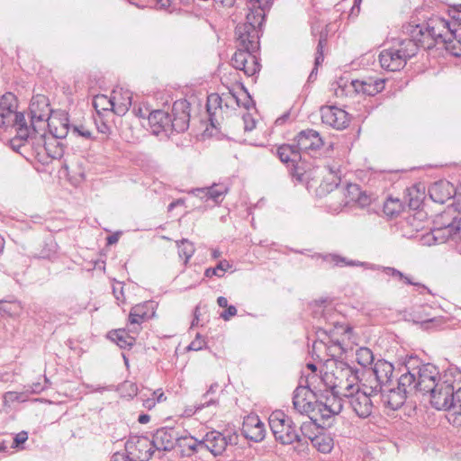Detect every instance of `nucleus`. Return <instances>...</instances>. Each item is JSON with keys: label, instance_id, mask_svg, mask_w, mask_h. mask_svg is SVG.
<instances>
[{"label": "nucleus", "instance_id": "1", "mask_svg": "<svg viewBox=\"0 0 461 461\" xmlns=\"http://www.w3.org/2000/svg\"><path fill=\"white\" fill-rule=\"evenodd\" d=\"M264 20L247 19L238 24L235 30L237 50L231 58L234 68L242 70L248 77L259 71V63L255 56L259 49V32Z\"/></svg>", "mask_w": 461, "mask_h": 461}, {"label": "nucleus", "instance_id": "2", "mask_svg": "<svg viewBox=\"0 0 461 461\" xmlns=\"http://www.w3.org/2000/svg\"><path fill=\"white\" fill-rule=\"evenodd\" d=\"M415 29H420V23H408L403 27L407 37L393 39L390 46L380 52L379 62L383 68L399 71L405 67L408 59L417 54L420 48L424 49L423 36H414Z\"/></svg>", "mask_w": 461, "mask_h": 461}, {"label": "nucleus", "instance_id": "3", "mask_svg": "<svg viewBox=\"0 0 461 461\" xmlns=\"http://www.w3.org/2000/svg\"><path fill=\"white\" fill-rule=\"evenodd\" d=\"M415 30L414 36H423L424 49H432L441 42L451 55L461 57V28H456L448 18L432 16Z\"/></svg>", "mask_w": 461, "mask_h": 461}, {"label": "nucleus", "instance_id": "4", "mask_svg": "<svg viewBox=\"0 0 461 461\" xmlns=\"http://www.w3.org/2000/svg\"><path fill=\"white\" fill-rule=\"evenodd\" d=\"M147 436L133 434L125 443L127 458L133 461H149L155 451H171L173 443L171 434H150Z\"/></svg>", "mask_w": 461, "mask_h": 461}, {"label": "nucleus", "instance_id": "5", "mask_svg": "<svg viewBox=\"0 0 461 461\" xmlns=\"http://www.w3.org/2000/svg\"><path fill=\"white\" fill-rule=\"evenodd\" d=\"M417 358H411L407 364V372L400 376V385L411 386L412 392L428 393L435 388L443 377L438 367L430 363L415 366Z\"/></svg>", "mask_w": 461, "mask_h": 461}, {"label": "nucleus", "instance_id": "6", "mask_svg": "<svg viewBox=\"0 0 461 461\" xmlns=\"http://www.w3.org/2000/svg\"><path fill=\"white\" fill-rule=\"evenodd\" d=\"M448 240L461 241V217L444 212L434 219L429 233L424 236V243L431 246Z\"/></svg>", "mask_w": 461, "mask_h": 461}, {"label": "nucleus", "instance_id": "7", "mask_svg": "<svg viewBox=\"0 0 461 461\" xmlns=\"http://www.w3.org/2000/svg\"><path fill=\"white\" fill-rule=\"evenodd\" d=\"M327 367L330 368V375L334 378V388L347 393L358 386L359 370L341 359H330Z\"/></svg>", "mask_w": 461, "mask_h": 461}, {"label": "nucleus", "instance_id": "8", "mask_svg": "<svg viewBox=\"0 0 461 461\" xmlns=\"http://www.w3.org/2000/svg\"><path fill=\"white\" fill-rule=\"evenodd\" d=\"M385 81L383 78L367 77L363 80H352L349 84L347 83H336V86L332 85L334 94L338 97L348 95L351 92L357 94H363L366 95H375L382 92L384 88Z\"/></svg>", "mask_w": 461, "mask_h": 461}, {"label": "nucleus", "instance_id": "9", "mask_svg": "<svg viewBox=\"0 0 461 461\" xmlns=\"http://www.w3.org/2000/svg\"><path fill=\"white\" fill-rule=\"evenodd\" d=\"M453 380L447 373L437 383L435 388L428 393L430 395V403L438 410H451L453 407Z\"/></svg>", "mask_w": 461, "mask_h": 461}, {"label": "nucleus", "instance_id": "10", "mask_svg": "<svg viewBox=\"0 0 461 461\" xmlns=\"http://www.w3.org/2000/svg\"><path fill=\"white\" fill-rule=\"evenodd\" d=\"M363 386L362 390L359 386H357L354 390L341 393L348 398V403L358 417L366 418L372 413L373 410L370 396L377 393H371V388L366 384H363Z\"/></svg>", "mask_w": 461, "mask_h": 461}, {"label": "nucleus", "instance_id": "11", "mask_svg": "<svg viewBox=\"0 0 461 461\" xmlns=\"http://www.w3.org/2000/svg\"><path fill=\"white\" fill-rule=\"evenodd\" d=\"M31 123L34 131L37 124L45 125L51 116L52 110L50 108L49 98L43 95H34L30 104Z\"/></svg>", "mask_w": 461, "mask_h": 461}, {"label": "nucleus", "instance_id": "12", "mask_svg": "<svg viewBox=\"0 0 461 461\" xmlns=\"http://www.w3.org/2000/svg\"><path fill=\"white\" fill-rule=\"evenodd\" d=\"M170 131L184 132L189 127L190 104L185 99L176 100L172 106Z\"/></svg>", "mask_w": 461, "mask_h": 461}, {"label": "nucleus", "instance_id": "13", "mask_svg": "<svg viewBox=\"0 0 461 461\" xmlns=\"http://www.w3.org/2000/svg\"><path fill=\"white\" fill-rule=\"evenodd\" d=\"M393 366L384 360L379 359L374 365L371 375L374 376L375 385L368 386L371 388V393H379L384 387H388L392 383V376L393 374Z\"/></svg>", "mask_w": 461, "mask_h": 461}, {"label": "nucleus", "instance_id": "14", "mask_svg": "<svg viewBox=\"0 0 461 461\" xmlns=\"http://www.w3.org/2000/svg\"><path fill=\"white\" fill-rule=\"evenodd\" d=\"M321 121L336 130H343L349 124L348 113L336 106H322L321 108Z\"/></svg>", "mask_w": 461, "mask_h": 461}, {"label": "nucleus", "instance_id": "15", "mask_svg": "<svg viewBox=\"0 0 461 461\" xmlns=\"http://www.w3.org/2000/svg\"><path fill=\"white\" fill-rule=\"evenodd\" d=\"M16 97L12 93H5L0 97V123L3 126L9 127L10 123L17 118L19 122L23 120V113L16 112Z\"/></svg>", "mask_w": 461, "mask_h": 461}, {"label": "nucleus", "instance_id": "16", "mask_svg": "<svg viewBox=\"0 0 461 461\" xmlns=\"http://www.w3.org/2000/svg\"><path fill=\"white\" fill-rule=\"evenodd\" d=\"M299 152L311 153L320 149L323 146L322 139L318 131L307 129L300 131L294 139Z\"/></svg>", "mask_w": 461, "mask_h": 461}, {"label": "nucleus", "instance_id": "17", "mask_svg": "<svg viewBox=\"0 0 461 461\" xmlns=\"http://www.w3.org/2000/svg\"><path fill=\"white\" fill-rule=\"evenodd\" d=\"M382 399L384 403L392 410H398L401 408L406 399L408 393H412L411 386L400 385V378L398 379L397 388L384 387L382 391Z\"/></svg>", "mask_w": 461, "mask_h": 461}, {"label": "nucleus", "instance_id": "18", "mask_svg": "<svg viewBox=\"0 0 461 461\" xmlns=\"http://www.w3.org/2000/svg\"><path fill=\"white\" fill-rule=\"evenodd\" d=\"M173 443L171 450L179 452L180 456H189L197 451V448H203L202 438L193 437L191 434L173 438L169 436Z\"/></svg>", "mask_w": 461, "mask_h": 461}, {"label": "nucleus", "instance_id": "19", "mask_svg": "<svg viewBox=\"0 0 461 461\" xmlns=\"http://www.w3.org/2000/svg\"><path fill=\"white\" fill-rule=\"evenodd\" d=\"M427 221V213L422 210H417L404 219L402 222V230L405 236L411 238L415 232L425 228Z\"/></svg>", "mask_w": 461, "mask_h": 461}, {"label": "nucleus", "instance_id": "20", "mask_svg": "<svg viewBox=\"0 0 461 461\" xmlns=\"http://www.w3.org/2000/svg\"><path fill=\"white\" fill-rule=\"evenodd\" d=\"M229 192V186L225 184H213L209 187L193 189L190 193L202 199L212 200L216 204L222 202L225 194Z\"/></svg>", "mask_w": 461, "mask_h": 461}, {"label": "nucleus", "instance_id": "21", "mask_svg": "<svg viewBox=\"0 0 461 461\" xmlns=\"http://www.w3.org/2000/svg\"><path fill=\"white\" fill-rule=\"evenodd\" d=\"M455 194V188L448 181H438L429 187V194L432 201L443 204L450 200Z\"/></svg>", "mask_w": 461, "mask_h": 461}, {"label": "nucleus", "instance_id": "22", "mask_svg": "<svg viewBox=\"0 0 461 461\" xmlns=\"http://www.w3.org/2000/svg\"><path fill=\"white\" fill-rule=\"evenodd\" d=\"M19 121V118H17V120L12 122L9 125V127L14 128L16 131L15 137L11 140V146L17 151L22 147L25 148L26 143H28L31 136H32V131L28 128L23 114V120L21 122Z\"/></svg>", "mask_w": 461, "mask_h": 461}, {"label": "nucleus", "instance_id": "23", "mask_svg": "<svg viewBox=\"0 0 461 461\" xmlns=\"http://www.w3.org/2000/svg\"><path fill=\"white\" fill-rule=\"evenodd\" d=\"M148 121L155 135H158L162 131L166 133L170 131V116L164 111L155 110L150 112L148 115Z\"/></svg>", "mask_w": 461, "mask_h": 461}, {"label": "nucleus", "instance_id": "24", "mask_svg": "<svg viewBox=\"0 0 461 461\" xmlns=\"http://www.w3.org/2000/svg\"><path fill=\"white\" fill-rule=\"evenodd\" d=\"M202 444L203 447L217 456L225 450L228 441L224 434H204L202 438Z\"/></svg>", "mask_w": 461, "mask_h": 461}, {"label": "nucleus", "instance_id": "25", "mask_svg": "<svg viewBox=\"0 0 461 461\" xmlns=\"http://www.w3.org/2000/svg\"><path fill=\"white\" fill-rule=\"evenodd\" d=\"M50 121L46 122L50 128L51 137L56 139H64L71 132L69 122L67 114H62L59 118L50 117Z\"/></svg>", "mask_w": 461, "mask_h": 461}, {"label": "nucleus", "instance_id": "26", "mask_svg": "<svg viewBox=\"0 0 461 461\" xmlns=\"http://www.w3.org/2000/svg\"><path fill=\"white\" fill-rule=\"evenodd\" d=\"M268 423L271 429V432H282L287 429L286 432H291L293 429L292 420L281 410L274 411L269 418Z\"/></svg>", "mask_w": 461, "mask_h": 461}, {"label": "nucleus", "instance_id": "27", "mask_svg": "<svg viewBox=\"0 0 461 461\" xmlns=\"http://www.w3.org/2000/svg\"><path fill=\"white\" fill-rule=\"evenodd\" d=\"M113 102L114 103L115 113L123 115L131 105L132 94L129 90L122 88L115 89L112 93Z\"/></svg>", "mask_w": 461, "mask_h": 461}, {"label": "nucleus", "instance_id": "28", "mask_svg": "<svg viewBox=\"0 0 461 461\" xmlns=\"http://www.w3.org/2000/svg\"><path fill=\"white\" fill-rule=\"evenodd\" d=\"M312 394V391L308 386H298L294 392L293 404L299 412H307L311 410V402L308 397Z\"/></svg>", "mask_w": 461, "mask_h": 461}, {"label": "nucleus", "instance_id": "29", "mask_svg": "<svg viewBox=\"0 0 461 461\" xmlns=\"http://www.w3.org/2000/svg\"><path fill=\"white\" fill-rule=\"evenodd\" d=\"M273 0H248L247 19H257L258 22L265 19L266 11L268 10Z\"/></svg>", "mask_w": 461, "mask_h": 461}, {"label": "nucleus", "instance_id": "30", "mask_svg": "<svg viewBox=\"0 0 461 461\" xmlns=\"http://www.w3.org/2000/svg\"><path fill=\"white\" fill-rule=\"evenodd\" d=\"M276 154L280 160L284 163H291L294 167L301 158L302 154L299 152L295 144H284L278 147Z\"/></svg>", "mask_w": 461, "mask_h": 461}, {"label": "nucleus", "instance_id": "31", "mask_svg": "<svg viewBox=\"0 0 461 461\" xmlns=\"http://www.w3.org/2000/svg\"><path fill=\"white\" fill-rule=\"evenodd\" d=\"M58 244L53 238L46 239L43 241L41 248L39 251L32 254V258L37 259H46L52 261L58 257Z\"/></svg>", "mask_w": 461, "mask_h": 461}, {"label": "nucleus", "instance_id": "32", "mask_svg": "<svg viewBox=\"0 0 461 461\" xmlns=\"http://www.w3.org/2000/svg\"><path fill=\"white\" fill-rule=\"evenodd\" d=\"M346 200L344 205H348L350 203H357L361 207L366 206L369 203V198L366 194L361 192L360 187L356 184H348L346 186Z\"/></svg>", "mask_w": 461, "mask_h": 461}, {"label": "nucleus", "instance_id": "33", "mask_svg": "<svg viewBox=\"0 0 461 461\" xmlns=\"http://www.w3.org/2000/svg\"><path fill=\"white\" fill-rule=\"evenodd\" d=\"M368 268H370L372 270L382 269L384 274H386L387 276H389L393 277V279H396L403 284L411 285L413 286H416L418 289L419 288L426 289L425 285H423L418 282H413L410 276L404 275L403 273H402L401 271H399L398 269H396L394 267H381L379 266L370 265V267H368Z\"/></svg>", "mask_w": 461, "mask_h": 461}, {"label": "nucleus", "instance_id": "34", "mask_svg": "<svg viewBox=\"0 0 461 461\" xmlns=\"http://www.w3.org/2000/svg\"><path fill=\"white\" fill-rule=\"evenodd\" d=\"M47 137L44 133H39L38 130L32 129V136H31L26 147L32 148L35 155L39 157V159H42L45 155V144Z\"/></svg>", "mask_w": 461, "mask_h": 461}, {"label": "nucleus", "instance_id": "35", "mask_svg": "<svg viewBox=\"0 0 461 461\" xmlns=\"http://www.w3.org/2000/svg\"><path fill=\"white\" fill-rule=\"evenodd\" d=\"M131 332L126 331L124 329H119L113 330L109 333L108 337L114 341L121 348H128L133 346L135 342V337L130 334Z\"/></svg>", "mask_w": 461, "mask_h": 461}, {"label": "nucleus", "instance_id": "36", "mask_svg": "<svg viewBox=\"0 0 461 461\" xmlns=\"http://www.w3.org/2000/svg\"><path fill=\"white\" fill-rule=\"evenodd\" d=\"M314 447L321 453H330L334 447V440L331 434H314L308 438Z\"/></svg>", "mask_w": 461, "mask_h": 461}, {"label": "nucleus", "instance_id": "37", "mask_svg": "<svg viewBox=\"0 0 461 461\" xmlns=\"http://www.w3.org/2000/svg\"><path fill=\"white\" fill-rule=\"evenodd\" d=\"M323 261L331 267H358V266H368L367 263L360 262L357 260H350L347 258L341 257L337 254H327L322 257Z\"/></svg>", "mask_w": 461, "mask_h": 461}, {"label": "nucleus", "instance_id": "38", "mask_svg": "<svg viewBox=\"0 0 461 461\" xmlns=\"http://www.w3.org/2000/svg\"><path fill=\"white\" fill-rule=\"evenodd\" d=\"M59 139L53 138L51 136L47 137L45 144V155L52 159H59L62 158L64 154V147L59 140Z\"/></svg>", "mask_w": 461, "mask_h": 461}, {"label": "nucleus", "instance_id": "39", "mask_svg": "<svg viewBox=\"0 0 461 461\" xmlns=\"http://www.w3.org/2000/svg\"><path fill=\"white\" fill-rule=\"evenodd\" d=\"M327 36H328L327 30L321 31L320 32V38H319L318 46H317V53H316L315 61H314V68L309 76V80L313 79V77H315V75L317 73L318 66H320L323 62V59H324L323 48L327 42Z\"/></svg>", "mask_w": 461, "mask_h": 461}, {"label": "nucleus", "instance_id": "40", "mask_svg": "<svg viewBox=\"0 0 461 461\" xmlns=\"http://www.w3.org/2000/svg\"><path fill=\"white\" fill-rule=\"evenodd\" d=\"M424 198V193L421 192L418 185H412L406 190L405 201L409 206L417 210L421 204Z\"/></svg>", "mask_w": 461, "mask_h": 461}, {"label": "nucleus", "instance_id": "41", "mask_svg": "<svg viewBox=\"0 0 461 461\" xmlns=\"http://www.w3.org/2000/svg\"><path fill=\"white\" fill-rule=\"evenodd\" d=\"M93 106L98 113L101 112L113 111L115 113L114 103L113 95L108 97L104 95H97L93 99Z\"/></svg>", "mask_w": 461, "mask_h": 461}, {"label": "nucleus", "instance_id": "42", "mask_svg": "<svg viewBox=\"0 0 461 461\" xmlns=\"http://www.w3.org/2000/svg\"><path fill=\"white\" fill-rule=\"evenodd\" d=\"M253 429H259V432H265L264 423L255 413H250L243 420L241 432H249Z\"/></svg>", "mask_w": 461, "mask_h": 461}, {"label": "nucleus", "instance_id": "43", "mask_svg": "<svg viewBox=\"0 0 461 461\" xmlns=\"http://www.w3.org/2000/svg\"><path fill=\"white\" fill-rule=\"evenodd\" d=\"M176 246L178 248L179 257L185 259V264H187L195 250L194 244L188 240L183 239L179 241H176Z\"/></svg>", "mask_w": 461, "mask_h": 461}, {"label": "nucleus", "instance_id": "44", "mask_svg": "<svg viewBox=\"0 0 461 461\" xmlns=\"http://www.w3.org/2000/svg\"><path fill=\"white\" fill-rule=\"evenodd\" d=\"M329 176H326L325 180L321 184V188L322 190H326L327 192L332 191L334 188L339 186L340 182V177L338 176L337 170L332 167H328Z\"/></svg>", "mask_w": 461, "mask_h": 461}, {"label": "nucleus", "instance_id": "45", "mask_svg": "<svg viewBox=\"0 0 461 461\" xmlns=\"http://www.w3.org/2000/svg\"><path fill=\"white\" fill-rule=\"evenodd\" d=\"M221 97L218 94H211L207 97L206 109L209 114V118L212 125H213V115L217 109H221Z\"/></svg>", "mask_w": 461, "mask_h": 461}, {"label": "nucleus", "instance_id": "46", "mask_svg": "<svg viewBox=\"0 0 461 461\" xmlns=\"http://www.w3.org/2000/svg\"><path fill=\"white\" fill-rule=\"evenodd\" d=\"M356 360L362 366H366L373 363L374 355L368 348H360L356 352Z\"/></svg>", "mask_w": 461, "mask_h": 461}, {"label": "nucleus", "instance_id": "47", "mask_svg": "<svg viewBox=\"0 0 461 461\" xmlns=\"http://www.w3.org/2000/svg\"><path fill=\"white\" fill-rule=\"evenodd\" d=\"M231 267V265L227 260H221L215 267L207 268L204 272L206 277L216 276L221 277L224 273Z\"/></svg>", "mask_w": 461, "mask_h": 461}, {"label": "nucleus", "instance_id": "48", "mask_svg": "<svg viewBox=\"0 0 461 461\" xmlns=\"http://www.w3.org/2000/svg\"><path fill=\"white\" fill-rule=\"evenodd\" d=\"M149 310H153L151 302H145L143 303L136 304L133 306L130 312H131L132 316L144 317L149 319L151 315L154 314L152 312L149 313Z\"/></svg>", "mask_w": 461, "mask_h": 461}, {"label": "nucleus", "instance_id": "49", "mask_svg": "<svg viewBox=\"0 0 461 461\" xmlns=\"http://www.w3.org/2000/svg\"><path fill=\"white\" fill-rule=\"evenodd\" d=\"M276 440L283 445L306 440L307 434H273Z\"/></svg>", "mask_w": 461, "mask_h": 461}, {"label": "nucleus", "instance_id": "50", "mask_svg": "<svg viewBox=\"0 0 461 461\" xmlns=\"http://www.w3.org/2000/svg\"><path fill=\"white\" fill-rule=\"evenodd\" d=\"M0 310L8 313H18L22 310L21 303L17 300L12 301H0Z\"/></svg>", "mask_w": 461, "mask_h": 461}, {"label": "nucleus", "instance_id": "51", "mask_svg": "<svg viewBox=\"0 0 461 461\" xmlns=\"http://www.w3.org/2000/svg\"><path fill=\"white\" fill-rule=\"evenodd\" d=\"M402 204L399 199H388L384 204V212L385 214L393 216L401 210Z\"/></svg>", "mask_w": 461, "mask_h": 461}, {"label": "nucleus", "instance_id": "52", "mask_svg": "<svg viewBox=\"0 0 461 461\" xmlns=\"http://www.w3.org/2000/svg\"><path fill=\"white\" fill-rule=\"evenodd\" d=\"M330 344L327 347V350L333 357L332 359H338L339 357L343 355L345 348L339 340H330Z\"/></svg>", "mask_w": 461, "mask_h": 461}, {"label": "nucleus", "instance_id": "53", "mask_svg": "<svg viewBox=\"0 0 461 461\" xmlns=\"http://www.w3.org/2000/svg\"><path fill=\"white\" fill-rule=\"evenodd\" d=\"M146 320L144 317L132 316L131 312L129 315V332L137 334L140 330V325Z\"/></svg>", "mask_w": 461, "mask_h": 461}, {"label": "nucleus", "instance_id": "54", "mask_svg": "<svg viewBox=\"0 0 461 461\" xmlns=\"http://www.w3.org/2000/svg\"><path fill=\"white\" fill-rule=\"evenodd\" d=\"M25 401L23 393H18L15 392H7L4 394V404L6 406L7 404L14 402H23Z\"/></svg>", "mask_w": 461, "mask_h": 461}, {"label": "nucleus", "instance_id": "55", "mask_svg": "<svg viewBox=\"0 0 461 461\" xmlns=\"http://www.w3.org/2000/svg\"><path fill=\"white\" fill-rule=\"evenodd\" d=\"M416 322L420 323L421 326L425 329H429L430 327V324H433L434 326H439L442 322L440 318L436 317H429V315L425 318H418L415 320Z\"/></svg>", "mask_w": 461, "mask_h": 461}, {"label": "nucleus", "instance_id": "56", "mask_svg": "<svg viewBox=\"0 0 461 461\" xmlns=\"http://www.w3.org/2000/svg\"><path fill=\"white\" fill-rule=\"evenodd\" d=\"M447 18L451 21L456 28H461V5L456 9H454L452 14H449Z\"/></svg>", "mask_w": 461, "mask_h": 461}, {"label": "nucleus", "instance_id": "57", "mask_svg": "<svg viewBox=\"0 0 461 461\" xmlns=\"http://www.w3.org/2000/svg\"><path fill=\"white\" fill-rule=\"evenodd\" d=\"M451 410L461 414V387L453 392V407H451Z\"/></svg>", "mask_w": 461, "mask_h": 461}, {"label": "nucleus", "instance_id": "58", "mask_svg": "<svg viewBox=\"0 0 461 461\" xmlns=\"http://www.w3.org/2000/svg\"><path fill=\"white\" fill-rule=\"evenodd\" d=\"M71 133L75 136H81L85 139H91L92 138V132L87 130L85 126H73L71 128Z\"/></svg>", "mask_w": 461, "mask_h": 461}, {"label": "nucleus", "instance_id": "59", "mask_svg": "<svg viewBox=\"0 0 461 461\" xmlns=\"http://www.w3.org/2000/svg\"><path fill=\"white\" fill-rule=\"evenodd\" d=\"M241 440L245 443H249L250 441L258 443L264 440L266 434H240Z\"/></svg>", "mask_w": 461, "mask_h": 461}, {"label": "nucleus", "instance_id": "60", "mask_svg": "<svg viewBox=\"0 0 461 461\" xmlns=\"http://www.w3.org/2000/svg\"><path fill=\"white\" fill-rule=\"evenodd\" d=\"M49 384V379L47 377L44 378V384L41 383H34L26 389V392H30L32 393H39L42 392L46 388V384Z\"/></svg>", "mask_w": 461, "mask_h": 461}, {"label": "nucleus", "instance_id": "61", "mask_svg": "<svg viewBox=\"0 0 461 461\" xmlns=\"http://www.w3.org/2000/svg\"><path fill=\"white\" fill-rule=\"evenodd\" d=\"M205 342L203 339H201L200 335L197 334L194 340H193L189 346L187 347L188 350H200L203 348Z\"/></svg>", "mask_w": 461, "mask_h": 461}, {"label": "nucleus", "instance_id": "62", "mask_svg": "<svg viewBox=\"0 0 461 461\" xmlns=\"http://www.w3.org/2000/svg\"><path fill=\"white\" fill-rule=\"evenodd\" d=\"M122 389H126L128 391V396L133 398L138 393V386L134 383L125 382L122 384Z\"/></svg>", "mask_w": 461, "mask_h": 461}, {"label": "nucleus", "instance_id": "63", "mask_svg": "<svg viewBox=\"0 0 461 461\" xmlns=\"http://www.w3.org/2000/svg\"><path fill=\"white\" fill-rule=\"evenodd\" d=\"M226 308V311L221 312L220 316L224 321H229L230 317H233L237 314V309L234 305H229Z\"/></svg>", "mask_w": 461, "mask_h": 461}, {"label": "nucleus", "instance_id": "64", "mask_svg": "<svg viewBox=\"0 0 461 461\" xmlns=\"http://www.w3.org/2000/svg\"><path fill=\"white\" fill-rule=\"evenodd\" d=\"M243 122H244V130L246 131H250L255 128V121L251 118L249 114L243 115Z\"/></svg>", "mask_w": 461, "mask_h": 461}]
</instances>
